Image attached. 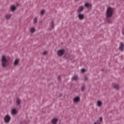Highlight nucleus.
I'll return each mask as SVG.
<instances>
[{
	"mask_svg": "<svg viewBox=\"0 0 124 124\" xmlns=\"http://www.w3.org/2000/svg\"><path fill=\"white\" fill-rule=\"evenodd\" d=\"M114 13V9L113 8L108 7L106 11V17L111 18V16H113Z\"/></svg>",
	"mask_w": 124,
	"mask_h": 124,
	"instance_id": "obj_1",
	"label": "nucleus"
},
{
	"mask_svg": "<svg viewBox=\"0 0 124 124\" xmlns=\"http://www.w3.org/2000/svg\"><path fill=\"white\" fill-rule=\"evenodd\" d=\"M1 63L3 67H6L8 64V60H7L6 57L4 55L2 56Z\"/></svg>",
	"mask_w": 124,
	"mask_h": 124,
	"instance_id": "obj_2",
	"label": "nucleus"
},
{
	"mask_svg": "<svg viewBox=\"0 0 124 124\" xmlns=\"http://www.w3.org/2000/svg\"><path fill=\"white\" fill-rule=\"evenodd\" d=\"M4 120L5 122L7 124L10 122V120H11V118L9 115H7L5 116Z\"/></svg>",
	"mask_w": 124,
	"mask_h": 124,
	"instance_id": "obj_3",
	"label": "nucleus"
},
{
	"mask_svg": "<svg viewBox=\"0 0 124 124\" xmlns=\"http://www.w3.org/2000/svg\"><path fill=\"white\" fill-rule=\"evenodd\" d=\"M64 53V50L63 49H61L57 52V55L59 57H62V56Z\"/></svg>",
	"mask_w": 124,
	"mask_h": 124,
	"instance_id": "obj_4",
	"label": "nucleus"
},
{
	"mask_svg": "<svg viewBox=\"0 0 124 124\" xmlns=\"http://www.w3.org/2000/svg\"><path fill=\"white\" fill-rule=\"evenodd\" d=\"M124 43H121L120 44L119 49L120 50V51H121V52H123V51H124Z\"/></svg>",
	"mask_w": 124,
	"mask_h": 124,
	"instance_id": "obj_5",
	"label": "nucleus"
},
{
	"mask_svg": "<svg viewBox=\"0 0 124 124\" xmlns=\"http://www.w3.org/2000/svg\"><path fill=\"white\" fill-rule=\"evenodd\" d=\"M73 101L74 103H77V102H79L80 101V97H76L74 98Z\"/></svg>",
	"mask_w": 124,
	"mask_h": 124,
	"instance_id": "obj_6",
	"label": "nucleus"
},
{
	"mask_svg": "<svg viewBox=\"0 0 124 124\" xmlns=\"http://www.w3.org/2000/svg\"><path fill=\"white\" fill-rule=\"evenodd\" d=\"M58 121H59L58 118H53L51 121V123L53 124H56L58 123Z\"/></svg>",
	"mask_w": 124,
	"mask_h": 124,
	"instance_id": "obj_7",
	"label": "nucleus"
},
{
	"mask_svg": "<svg viewBox=\"0 0 124 124\" xmlns=\"http://www.w3.org/2000/svg\"><path fill=\"white\" fill-rule=\"evenodd\" d=\"M78 17L79 20H83V19H84V14H79L78 15Z\"/></svg>",
	"mask_w": 124,
	"mask_h": 124,
	"instance_id": "obj_8",
	"label": "nucleus"
},
{
	"mask_svg": "<svg viewBox=\"0 0 124 124\" xmlns=\"http://www.w3.org/2000/svg\"><path fill=\"white\" fill-rule=\"evenodd\" d=\"M113 88L114 89H116V90H119L120 89V85L117 84H113Z\"/></svg>",
	"mask_w": 124,
	"mask_h": 124,
	"instance_id": "obj_9",
	"label": "nucleus"
},
{
	"mask_svg": "<svg viewBox=\"0 0 124 124\" xmlns=\"http://www.w3.org/2000/svg\"><path fill=\"white\" fill-rule=\"evenodd\" d=\"M83 10H84V7L80 6L78 10V12H82Z\"/></svg>",
	"mask_w": 124,
	"mask_h": 124,
	"instance_id": "obj_10",
	"label": "nucleus"
},
{
	"mask_svg": "<svg viewBox=\"0 0 124 124\" xmlns=\"http://www.w3.org/2000/svg\"><path fill=\"white\" fill-rule=\"evenodd\" d=\"M11 10L12 11H15V10H16V6H15L14 5L11 6Z\"/></svg>",
	"mask_w": 124,
	"mask_h": 124,
	"instance_id": "obj_11",
	"label": "nucleus"
},
{
	"mask_svg": "<svg viewBox=\"0 0 124 124\" xmlns=\"http://www.w3.org/2000/svg\"><path fill=\"white\" fill-rule=\"evenodd\" d=\"M19 59L16 60L14 63V65H18L19 64Z\"/></svg>",
	"mask_w": 124,
	"mask_h": 124,
	"instance_id": "obj_12",
	"label": "nucleus"
},
{
	"mask_svg": "<svg viewBox=\"0 0 124 124\" xmlns=\"http://www.w3.org/2000/svg\"><path fill=\"white\" fill-rule=\"evenodd\" d=\"M30 31L31 33H33V32L35 31V28H34V27H32L30 28Z\"/></svg>",
	"mask_w": 124,
	"mask_h": 124,
	"instance_id": "obj_13",
	"label": "nucleus"
},
{
	"mask_svg": "<svg viewBox=\"0 0 124 124\" xmlns=\"http://www.w3.org/2000/svg\"><path fill=\"white\" fill-rule=\"evenodd\" d=\"M97 106H98V107H100V106L102 105V102H101V101H98L97 102Z\"/></svg>",
	"mask_w": 124,
	"mask_h": 124,
	"instance_id": "obj_14",
	"label": "nucleus"
},
{
	"mask_svg": "<svg viewBox=\"0 0 124 124\" xmlns=\"http://www.w3.org/2000/svg\"><path fill=\"white\" fill-rule=\"evenodd\" d=\"M85 7H91V6H92V4L91 3H86L85 4Z\"/></svg>",
	"mask_w": 124,
	"mask_h": 124,
	"instance_id": "obj_15",
	"label": "nucleus"
},
{
	"mask_svg": "<svg viewBox=\"0 0 124 124\" xmlns=\"http://www.w3.org/2000/svg\"><path fill=\"white\" fill-rule=\"evenodd\" d=\"M12 114L13 115H16V114H17V110L15 109H13L12 111Z\"/></svg>",
	"mask_w": 124,
	"mask_h": 124,
	"instance_id": "obj_16",
	"label": "nucleus"
},
{
	"mask_svg": "<svg viewBox=\"0 0 124 124\" xmlns=\"http://www.w3.org/2000/svg\"><path fill=\"white\" fill-rule=\"evenodd\" d=\"M20 103H21V100H20V99H17L16 100L17 105H20Z\"/></svg>",
	"mask_w": 124,
	"mask_h": 124,
	"instance_id": "obj_17",
	"label": "nucleus"
},
{
	"mask_svg": "<svg viewBox=\"0 0 124 124\" xmlns=\"http://www.w3.org/2000/svg\"><path fill=\"white\" fill-rule=\"evenodd\" d=\"M73 80H75V81H77V80H78V76H74L73 77Z\"/></svg>",
	"mask_w": 124,
	"mask_h": 124,
	"instance_id": "obj_18",
	"label": "nucleus"
},
{
	"mask_svg": "<svg viewBox=\"0 0 124 124\" xmlns=\"http://www.w3.org/2000/svg\"><path fill=\"white\" fill-rule=\"evenodd\" d=\"M50 27H51V29L50 30H53V29H54V22H52L50 23Z\"/></svg>",
	"mask_w": 124,
	"mask_h": 124,
	"instance_id": "obj_19",
	"label": "nucleus"
},
{
	"mask_svg": "<svg viewBox=\"0 0 124 124\" xmlns=\"http://www.w3.org/2000/svg\"><path fill=\"white\" fill-rule=\"evenodd\" d=\"M5 17L6 19H10V18H11V15H7Z\"/></svg>",
	"mask_w": 124,
	"mask_h": 124,
	"instance_id": "obj_20",
	"label": "nucleus"
},
{
	"mask_svg": "<svg viewBox=\"0 0 124 124\" xmlns=\"http://www.w3.org/2000/svg\"><path fill=\"white\" fill-rule=\"evenodd\" d=\"M35 23H37V17H35L33 19V23L35 24Z\"/></svg>",
	"mask_w": 124,
	"mask_h": 124,
	"instance_id": "obj_21",
	"label": "nucleus"
},
{
	"mask_svg": "<svg viewBox=\"0 0 124 124\" xmlns=\"http://www.w3.org/2000/svg\"><path fill=\"white\" fill-rule=\"evenodd\" d=\"M45 12V10H43L41 11V14L42 15H43L44 14Z\"/></svg>",
	"mask_w": 124,
	"mask_h": 124,
	"instance_id": "obj_22",
	"label": "nucleus"
},
{
	"mask_svg": "<svg viewBox=\"0 0 124 124\" xmlns=\"http://www.w3.org/2000/svg\"><path fill=\"white\" fill-rule=\"evenodd\" d=\"M99 120L101 123H102V122L103 121V119L102 118V117H100Z\"/></svg>",
	"mask_w": 124,
	"mask_h": 124,
	"instance_id": "obj_23",
	"label": "nucleus"
},
{
	"mask_svg": "<svg viewBox=\"0 0 124 124\" xmlns=\"http://www.w3.org/2000/svg\"><path fill=\"white\" fill-rule=\"evenodd\" d=\"M84 90H85V86H82V87H81V91H82V92H84Z\"/></svg>",
	"mask_w": 124,
	"mask_h": 124,
	"instance_id": "obj_24",
	"label": "nucleus"
},
{
	"mask_svg": "<svg viewBox=\"0 0 124 124\" xmlns=\"http://www.w3.org/2000/svg\"><path fill=\"white\" fill-rule=\"evenodd\" d=\"M85 71H86V70L85 69H81V72H82V73H84V72H85Z\"/></svg>",
	"mask_w": 124,
	"mask_h": 124,
	"instance_id": "obj_25",
	"label": "nucleus"
},
{
	"mask_svg": "<svg viewBox=\"0 0 124 124\" xmlns=\"http://www.w3.org/2000/svg\"><path fill=\"white\" fill-rule=\"evenodd\" d=\"M47 51H45L43 53V55H45L47 54Z\"/></svg>",
	"mask_w": 124,
	"mask_h": 124,
	"instance_id": "obj_26",
	"label": "nucleus"
},
{
	"mask_svg": "<svg viewBox=\"0 0 124 124\" xmlns=\"http://www.w3.org/2000/svg\"><path fill=\"white\" fill-rule=\"evenodd\" d=\"M58 80L59 81L61 80V77H60V76H58Z\"/></svg>",
	"mask_w": 124,
	"mask_h": 124,
	"instance_id": "obj_27",
	"label": "nucleus"
},
{
	"mask_svg": "<svg viewBox=\"0 0 124 124\" xmlns=\"http://www.w3.org/2000/svg\"><path fill=\"white\" fill-rule=\"evenodd\" d=\"M19 5H20V4H19L18 3L16 4V7H17V6H19Z\"/></svg>",
	"mask_w": 124,
	"mask_h": 124,
	"instance_id": "obj_28",
	"label": "nucleus"
},
{
	"mask_svg": "<svg viewBox=\"0 0 124 124\" xmlns=\"http://www.w3.org/2000/svg\"><path fill=\"white\" fill-rule=\"evenodd\" d=\"M123 33L124 34V29H123Z\"/></svg>",
	"mask_w": 124,
	"mask_h": 124,
	"instance_id": "obj_29",
	"label": "nucleus"
},
{
	"mask_svg": "<svg viewBox=\"0 0 124 124\" xmlns=\"http://www.w3.org/2000/svg\"><path fill=\"white\" fill-rule=\"evenodd\" d=\"M85 80H88V78H87V77L85 78Z\"/></svg>",
	"mask_w": 124,
	"mask_h": 124,
	"instance_id": "obj_30",
	"label": "nucleus"
}]
</instances>
